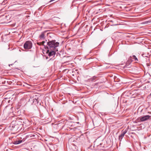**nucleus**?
Returning a JSON list of instances; mask_svg holds the SVG:
<instances>
[{"label":"nucleus","instance_id":"nucleus-1","mask_svg":"<svg viewBox=\"0 0 151 151\" xmlns=\"http://www.w3.org/2000/svg\"><path fill=\"white\" fill-rule=\"evenodd\" d=\"M59 43L56 41L55 40H52L48 42L47 47V49H51V50H57L56 48L59 46Z\"/></svg>","mask_w":151,"mask_h":151},{"label":"nucleus","instance_id":"nucleus-2","mask_svg":"<svg viewBox=\"0 0 151 151\" xmlns=\"http://www.w3.org/2000/svg\"><path fill=\"white\" fill-rule=\"evenodd\" d=\"M19 122L17 121H13L11 123L10 127L12 130L14 131H17L19 128Z\"/></svg>","mask_w":151,"mask_h":151},{"label":"nucleus","instance_id":"nucleus-3","mask_svg":"<svg viewBox=\"0 0 151 151\" xmlns=\"http://www.w3.org/2000/svg\"><path fill=\"white\" fill-rule=\"evenodd\" d=\"M32 47V43L30 41H27L25 42L24 45V48L26 50L31 49Z\"/></svg>","mask_w":151,"mask_h":151},{"label":"nucleus","instance_id":"nucleus-4","mask_svg":"<svg viewBox=\"0 0 151 151\" xmlns=\"http://www.w3.org/2000/svg\"><path fill=\"white\" fill-rule=\"evenodd\" d=\"M150 117V116L146 115L142 117L138 118L137 120L139 121H140L141 122H144L147 120Z\"/></svg>","mask_w":151,"mask_h":151},{"label":"nucleus","instance_id":"nucleus-5","mask_svg":"<svg viewBox=\"0 0 151 151\" xmlns=\"http://www.w3.org/2000/svg\"><path fill=\"white\" fill-rule=\"evenodd\" d=\"M58 50H51V49H47V53H48V55L49 56H51L55 55V52L58 51Z\"/></svg>","mask_w":151,"mask_h":151},{"label":"nucleus","instance_id":"nucleus-6","mask_svg":"<svg viewBox=\"0 0 151 151\" xmlns=\"http://www.w3.org/2000/svg\"><path fill=\"white\" fill-rule=\"evenodd\" d=\"M127 129L122 131L121 134L119 136V139L120 141H121L124 135L127 133Z\"/></svg>","mask_w":151,"mask_h":151},{"label":"nucleus","instance_id":"nucleus-7","mask_svg":"<svg viewBox=\"0 0 151 151\" xmlns=\"http://www.w3.org/2000/svg\"><path fill=\"white\" fill-rule=\"evenodd\" d=\"M132 59H133L135 61H137L138 59L136 57V56L134 55H133L132 56H131L129 59V60H128V61L127 62V63H130L132 61Z\"/></svg>","mask_w":151,"mask_h":151},{"label":"nucleus","instance_id":"nucleus-8","mask_svg":"<svg viewBox=\"0 0 151 151\" xmlns=\"http://www.w3.org/2000/svg\"><path fill=\"white\" fill-rule=\"evenodd\" d=\"M47 31H45L41 32L39 36V38L41 40H44Z\"/></svg>","mask_w":151,"mask_h":151},{"label":"nucleus","instance_id":"nucleus-9","mask_svg":"<svg viewBox=\"0 0 151 151\" xmlns=\"http://www.w3.org/2000/svg\"><path fill=\"white\" fill-rule=\"evenodd\" d=\"M22 141V140H16L13 143L15 145H17L21 143Z\"/></svg>","mask_w":151,"mask_h":151},{"label":"nucleus","instance_id":"nucleus-10","mask_svg":"<svg viewBox=\"0 0 151 151\" xmlns=\"http://www.w3.org/2000/svg\"><path fill=\"white\" fill-rule=\"evenodd\" d=\"M45 42H44V41H42V42H41V43H42V45H44V43H45Z\"/></svg>","mask_w":151,"mask_h":151},{"label":"nucleus","instance_id":"nucleus-11","mask_svg":"<svg viewBox=\"0 0 151 151\" xmlns=\"http://www.w3.org/2000/svg\"><path fill=\"white\" fill-rule=\"evenodd\" d=\"M8 103H9L10 102V100H8Z\"/></svg>","mask_w":151,"mask_h":151}]
</instances>
